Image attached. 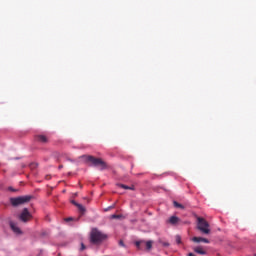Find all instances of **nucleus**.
Segmentation results:
<instances>
[{
    "label": "nucleus",
    "mask_w": 256,
    "mask_h": 256,
    "mask_svg": "<svg viewBox=\"0 0 256 256\" xmlns=\"http://www.w3.org/2000/svg\"><path fill=\"white\" fill-rule=\"evenodd\" d=\"M108 239V235L100 231L98 228H93L90 232V243L92 245H101Z\"/></svg>",
    "instance_id": "obj_1"
},
{
    "label": "nucleus",
    "mask_w": 256,
    "mask_h": 256,
    "mask_svg": "<svg viewBox=\"0 0 256 256\" xmlns=\"http://www.w3.org/2000/svg\"><path fill=\"white\" fill-rule=\"evenodd\" d=\"M81 158H83L87 163H91L94 167H99L100 170L107 169V163L103 161L101 158H96L94 156H87L84 155Z\"/></svg>",
    "instance_id": "obj_2"
},
{
    "label": "nucleus",
    "mask_w": 256,
    "mask_h": 256,
    "mask_svg": "<svg viewBox=\"0 0 256 256\" xmlns=\"http://www.w3.org/2000/svg\"><path fill=\"white\" fill-rule=\"evenodd\" d=\"M32 198L33 196L31 195L12 197L10 198V203L13 207H19V205H25V203H28Z\"/></svg>",
    "instance_id": "obj_3"
},
{
    "label": "nucleus",
    "mask_w": 256,
    "mask_h": 256,
    "mask_svg": "<svg viewBox=\"0 0 256 256\" xmlns=\"http://www.w3.org/2000/svg\"><path fill=\"white\" fill-rule=\"evenodd\" d=\"M198 231L204 235H209L211 233L209 222L202 217H198Z\"/></svg>",
    "instance_id": "obj_4"
},
{
    "label": "nucleus",
    "mask_w": 256,
    "mask_h": 256,
    "mask_svg": "<svg viewBox=\"0 0 256 256\" xmlns=\"http://www.w3.org/2000/svg\"><path fill=\"white\" fill-rule=\"evenodd\" d=\"M32 214L29 212L28 208H24L19 216V219L23 223H28L32 219Z\"/></svg>",
    "instance_id": "obj_5"
},
{
    "label": "nucleus",
    "mask_w": 256,
    "mask_h": 256,
    "mask_svg": "<svg viewBox=\"0 0 256 256\" xmlns=\"http://www.w3.org/2000/svg\"><path fill=\"white\" fill-rule=\"evenodd\" d=\"M34 139L38 143H42V144L49 143V138H48V136H45V134H37Z\"/></svg>",
    "instance_id": "obj_6"
},
{
    "label": "nucleus",
    "mask_w": 256,
    "mask_h": 256,
    "mask_svg": "<svg viewBox=\"0 0 256 256\" xmlns=\"http://www.w3.org/2000/svg\"><path fill=\"white\" fill-rule=\"evenodd\" d=\"M10 228L11 230L16 234V235H22V230L18 227V225L13 222V221H10Z\"/></svg>",
    "instance_id": "obj_7"
},
{
    "label": "nucleus",
    "mask_w": 256,
    "mask_h": 256,
    "mask_svg": "<svg viewBox=\"0 0 256 256\" xmlns=\"http://www.w3.org/2000/svg\"><path fill=\"white\" fill-rule=\"evenodd\" d=\"M192 242H194V243H201L202 242V243H205V244L210 243L209 239L203 238V237H197V236L192 237Z\"/></svg>",
    "instance_id": "obj_8"
},
{
    "label": "nucleus",
    "mask_w": 256,
    "mask_h": 256,
    "mask_svg": "<svg viewBox=\"0 0 256 256\" xmlns=\"http://www.w3.org/2000/svg\"><path fill=\"white\" fill-rule=\"evenodd\" d=\"M72 205L77 207L78 211L83 215V213H86V208L82 205L77 203L75 200H71Z\"/></svg>",
    "instance_id": "obj_9"
},
{
    "label": "nucleus",
    "mask_w": 256,
    "mask_h": 256,
    "mask_svg": "<svg viewBox=\"0 0 256 256\" xmlns=\"http://www.w3.org/2000/svg\"><path fill=\"white\" fill-rule=\"evenodd\" d=\"M194 253L200 254V255H207V251L204 250L203 246L194 247Z\"/></svg>",
    "instance_id": "obj_10"
},
{
    "label": "nucleus",
    "mask_w": 256,
    "mask_h": 256,
    "mask_svg": "<svg viewBox=\"0 0 256 256\" xmlns=\"http://www.w3.org/2000/svg\"><path fill=\"white\" fill-rule=\"evenodd\" d=\"M180 222V219L177 216H171L170 219L168 220V223L176 226Z\"/></svg>",
    "instance_id": "obj_11"
},
{
    "label": "nucleus",
    "mask_w": 256,
    "mask_h": 256,
    "mask_svg": "<svg viewBox=\"0 0 256 256\" xmlns=\"http://www.w3.org/2000/svg\"><path fill=\"white\" fill-rule=\"evenodd\" d=\"M173 205H174V207H176L177 209H185V207H184L182 204L178 203L177 201H174V202H173Z\"/></svg>",
    "instance_id": "obj_12"
},
{
    "label": "nucleus",
    "mask_w": 256,
    "mask_h": 256,
    "mask_svg": "<svg viewBox=\"0 0 256 256\" xmlns=\"http://www.w3.org/2000/svg\"><path fill=\"white\" fill-rule=\"evenodd\" d=\"M110 219H112V220L121 219V215L113 214L110 216Z\"/></svg>",
    "instance_id": "obj_13"
},
{
    "label": "nucleus",
    "mask_w": 256,
    "mask_h": 256,
    "mask_svg": "<svg viewBox=\"0 0 256 256\" xmlns=\"http://www.w3.org/2000/svg\"><path fill=\"white\" fill-rule=\"evenodd\" d=\"M175 239L178 245L182 244V238L180 235H176Z\"/></svg>",
    "instance_id": "obj_14"
},
{
    "label": "nucleus",
    "mask_w": 256,
    "mask_h": 256,
    "mask_svg": "<svg viewBox=\"0 0 256 256\" xmlns=\"http://www.w3.org/2000/svg\"><path fill=\"white\" fill-rule=\"evenodd\" d=\"M152 241L151 240H149V241H147L146 242V248H147V250H151V248H152Z\"/></svg>",
    "instance_id": "obj_15"
},
{
    "label": "nucleus",
    "mask_w": 256,
    "mask_h": 256,
    "mask_svg": "<svg viewBox=\"0 0 256 256\" xmlns=\"http://www.w3.org/2000/svg\"><path fill=\"white\" fill-rule=\"evenodd\" d=\"M119 187L129 190V186L125 185V184H118Z\"/></svg>",
    "instance_id": "obj_16"
},
{
    "label": "nucleus",
    "mask_w": 256,
    "mask_h": 256,
    "mask_svg": "<svg viewBox=\"0 0 256 256\" xmlns=\"http://www.w3.org/2000/svg\"><path fill=\"white\" fill-rule=\"evenodd\" d=\"M86 250V245L84 243H81L80 251Z\"/></svg>",
    "instance_id": "obj_17"
},
{
    "label": "nucleus",
    "mask_w": 256,
    "mask_h": 256,
    "mask_svg": "<svg viewBox=\"0 0 256 256\" xmlns=\"http://www.w3.org/2000/svg\"><path fill=\"white\" fill-rule=\"evenodd\" d=\"M119 246L125 248V242H123V240H120L119 241Z\"/></svg>",
    "instance_id": "obj_18"
},
{
    "label": "nucleus",
    "mask_w": 256,
    "mask_h": 256,
    "mask_svg": "<svg viewBox=\"0 0 256 256\" xmlns=\"http://www.w3.org/2000/svg\"><path fill=\"white\" fill-rule=\"evenodd\" d=\"M141 243H142V241H136V242H135V245H136V247H137L138 249H139Z\"/></svg>",
    "instance_id": "obj_19"
},
{
    "label": "nucleus",
    "mask_w": 256,
    "mask_h": 256,
    "mask_svg": "<svg viewBox=\"0 0 256 256\" xmlns=\"http://www.w3.org/2000/svg\"><path fill=\"white\" fill-rule=\"evenodd\" d=\"M8 190L11 191V192H17L18 191L17 189H14L13 187H9Z\"/></svg>",
    "instance_id": "obj_20"
},
{
    "label": "nucleus",
    "mask_w": 256,
    "mask_h": 256,
    "mask_svg": "<svg viewBox=\"0 0 256 256\" xmlns=\"http://www.w3.org/2000/svg\"><path fill=\"white\" fill-rule=\"evenodd\" d=\"M65 221L66 222H71V221H73V218L72 217H68V218L65 219Z\"/></svg>",
    "instance_id": "obj_21"
},
{
    "label": "nucleus",
    "mask_w": 256,
    "mask_h": 256,
    "mask_svg": "<svg viewBox=\"0 0 256 256\" xmlns=\"http://www.w3.org/2000/svg\"><path fill=\"white\" fill-rule=\"evenodd\" d=\"M163 246H164V247H169L170 244H169L168 242H164V243H163Z\"/></svg>",
    "instance_id": "obj_22"
},
{
    "label": "nucleus",
    "mask_w": 256,
    "mask_h": 256,
    "mask_svg": "<svg viewBox=\"0 0 256 256\" xmlns=\"http://www.w3.org/2000/svg\"><path fill=\"white\" fill-rule=\"evenodd\" d=\"M128 190H135V187L133 185L129 186Z\"/></svg>",
    "instance_id": "obj_23"
},
{
    "label": "nucleus",
    "mask_w": 256,
    "mask_h": 256,
    "mask_svg": "<svg viewBox=\"0 0 256 256\" xmlns=\"http://www.w3.org/2000/svg\"><path fill=\"white\" fill-rule=\"evenodd\" d=\"M188 256H195V254L190 252V253H188Z\"/></svg>",
    "instance_id": "obj_24"
},
{
    "label": "nucleus",
    "mask_w": 256,
    "mask_h": 256,
    "mask_svg": "<svg viewBox=\"0 0 256 256\" xmlns=\"http://www.w3.org/2000/svg\"><path fill=\"white\" fill-rule=\"evenodd\" d=\"M64 166L63 165H59L58 169L61 170Z\"/></svg>",
    "instance_id": "obj_25"
},
{
    "label": "nucleus",
    "mask_w": 256,
    "mask_h": 256,
    "mask_svg": "<svg viewBox=\"0 0 256 256\" xmlns=\"http://www.w3.org/2000/svg\"><path fill=\"white\" fill-rule=\"evenodd\" d=\"M254 256H256V254H254Z\"/></svg>",
    "instance_id": "obj_26"
}]
</instances>
